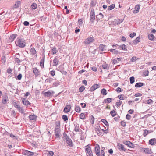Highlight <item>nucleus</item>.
<instances>
[{
    "label": "nucleus",
    "instance_id": "f257e3e1",
    "mask_svg": "<svg viewBox=\"0 0 156 156\" xmlns=\"http://www.w3.org/2000/svg\"><path fill=\"white\" fill-rule=\"evenodd\" d=\"M60 126V123L59 122H56V126L55 128V135L56 138H60L61 135L59 129Z\"/></svg>",
    "mask_w": 156,
    "mask_h": 156
},
{
    "label": "nucleus",
    "instance_id": "f03ea898",
    "mask_svg": "<svg viewBox=\"0 0 156 156\" xmlns=\"http://www.w3.org/2000/svg\"><path fill=\"white\" fill-rule=\"evenodd\" d=\"M16 44L20 48H23L25 46L26 43L23 39H18L16 42Z\"/></svg>",
    "mask_w": 156,
    "mask_h": 156
},
{
    "label": "nucleus",
    "instance_id": "7ed1b4c3",
    "mask_svg": "<svg viewBox=\"0 0 156 156\" xmlns=\"http://www.w3.org/2000/svg\"><path fill=\"white\" fill-rule=\"evenodd\" d=\"M90 145L88 144L85 147L86 152L87 154H88L89 156H93Z\"/></svg>",
    "mask_w": 156,
    "mask_h": 156
},
{
    "label": "nucleus",
    "instance_id": "20e7f679",
    "mask_svg": "<svg viewBox=\"0 0 156 156\" xmlns=\"http://www.w3.org/2000/svg\"><path fill=\"white\" fill-rule=\"evenodd\" d=\"M95 152L97 156H100V149L99 146L98 144L95 145Z\"/></svg>",
    "mask_w": 156,
    "mask_h": 156
},
{
    "label": "nucleus",
    "instance_id": "39448f33",
    "mask_svg": "<svg viewBox=\"0 0 156 156\" xmlns=\"http://www.w3.org/2000/svg\"><path fill=\"white\" fill-rule=\"evenodd\" d=\"M94 40L93 37H90L87 38L85 41L84 43L85 44H88L93 42Z\"/></svg>",
    "mask_w": 156,
    "mask_h": 156
},
{
    "label": "nucleus",
    "instance_id": "423d86ee",
    "mask_svg": "<svg viewBox=\"0 0 156 156\" xmlns=\"http://www.w3.org/2000/svg\"><path fill=\"white\" fill-rule=\"evenodd\" d=\"M90 21L93 23L95 20V14L94 9H92L90 11Z\"/></svg>",
    "mask_w": 156,
    "mask_h": 156
},
{
    "label": "nucleus",
    "instance_id": "0eeeda50",
    "mask_svg": "<svg viewBox=\"0 0 156 156\" xmlns=\"http://www.w3.org/2000/svg\"><path fill=\"white\" fill-rule=\"evenodd\" d=\"M124 144L131 148H133L134 146V145L129 141H125L124 142Z\"/></svg>",
    "mask_w": 156,
    "mask_h": 156
},
{
    "label": "nucleus",
    "instance_id": "6e6552de",
    "mask_svg": "<svg viewBox=\"0 0 156 156\" xmlns=\"http://www.w3.org/2000/svg\"><path fill=\"white\" fill-rule=\"evenodd\" d=\"M21 4V2L20 1H17L13 6L12 7V9H14L15 8H17L19 7L20 5Z\"/></svg>",
    "mask_w": 156,
    "mask_h": 156
},
{
    "label": "nucleus",
    "instance_id": "1a4fd4ad",
    "mask_svg": "<svg viewBox=\"0 0 156 156\" xmlns=\"http://www.w3.org/2000/svg\"><path fill=\"white\" fill-rule=\"evenodd\" d=\"M142 150L145 154H151L152 153L151 150L147 148H142Z\"/></svg>",
    "mask_w": 156,
    "mask_h": 156
},
{
    "label": "nucleus",
    "instance_id": "9d476101",
    "mask_svg": "<svg viewBox=\"0 0 156 156\" xmlns=\"http://www.w3.org/2000/svg\"><path fill=\"white\" fill-rule=\"evenodd\" d=\"M71 108V105H67L65 107L64 112L65 113H68L70 111Z\"/></svg>",
    "mask_w": 156,
    "mask_h": 156
},
{
    "label": "nucleus",
    "instance_id": "9b49d317",
    "mask_svg": "<svg viewBox=\"0 0 156 156\" xmlns=\"http://www.w3.org/2000/svg\"><path fill=\"white\" fill-rule=\"evenodd\" d=\"M23 154L25 155L30 156L33 155L34 154V153L27 150H25L24 151Z\"/></svg>",
    "mask_w": 156,
    "mask_h": 156
},
{
    "label": "nucleus",
    "instance_id": "f8f14e48",
    "mask_svg": "<svg viewBox=\"0 0 156 156\" xmlns=\"http://www.w3.org/2000/svg\"><path fill=\"white\" fill-rule=\"evenodd\" d=\"M100 87L98 84H95L94 85L90 88V90L91 91H94V90Z\"/></svg>",
    "mask_w": 156,
    "mask_h": 156
},
{
    "label": "nucleus",
    "instance_id": "ddd939ff",
    "mask_svg": "<svg viewBox=\"0 0 156 156\" xmlns=\"http://www.w3.org/2000/svg\"><path fill=\"white\" fill-rule=\"evenodd\" d=\"M124 20L123 19H116L114 20V22L117 25L119 24L122 22Z\"/></svg>",
    "mask_w": 156,
    "mask_h": 156
},
{
    "label": "nucleus",
    "instance_id": "4468645a",
    "mask_svg": "<svg viewBox=\"0 0 156 156\" xmlns=\"http://www.w3.org/2000/svg\"><path fill=\"white\" fill-rule=\"evenodd\" d=\"M118 147L119 149H120L122 151H125L126 150L124 148V146L123 145L119 143L118 144Z\"/></svg>",
    "mask_w": 156,
    "mask_h": 156
},
{
    "label": "nucleus",
    "instance_id": "2eb2a0df",
    "mask_svg": "<svg viewBox=\"0 0 156 156\" xmlns=\"http://www.w3.org/2000/svg\"><path fill=\"white\" fill-rule=\"evenodd\" d=\"M54 93V92L53 91L50 92L49 91H48L44 93V95L46 96L49 97L52 94H53Z\"/></svg>",
    "mask_w": 156,
    "mask_h": 156
},
{
    "label": "nucleus",
    "instance_id": "dca6fc26",
    "mask_svg": "<svg viewBox=\"0 0 156 156\" xmlns=\"http://www.w3.org/2000/svg\"><path fill=\"white\" fill-rule=\"evenodd\" d=\"M59 60L58 59L55 57L53 60V66H56L58 64Z\"/></svg>",
    "mask_w": 156,
    "mask_h": 156
},
{
    "label": "nucleus",
    "instance_id": "f3484780",
    "mask_svg": "<svg viewBox=\"0 0 156 156\" xmlns=\"http://www.w3.org/2000/svg\"><path fill=\"white\" fill-rule=\"evenodd\" d=\"M22 101L23 104L26 106H27L30 104V103L28 100L24 98L22 99Z\"/></svg>",
    "mask_w": 156,
    "mask_h": 156
},
{
    "label": "nucleus",
    "instance_id": "a211bd4d",
    "mask_svg": "<svg viewBox=\"0 0 156 156\" xmlns=\"http://www.w3.org/2000/svg\"><path fill=\"white\" fill-rule=\"evenodd\" d=\"M30 54L32 55H35V56H37L36 54V51L34 48H31L30 50Z\"/></svg>",
    "mask_w": 156,
    "mask_h": 156
},
{
    "label": "nucleus",
    "instance_id": "6ab92c4d",
    "mask_svg": "<svg viewBox=\"0 0 156 156\" xmlns=\"http://www.w3.org/2000/svg\"><path fill=\"white\" fill-rule=\"evenodd\" d=\"M106 46L104 45L103 44H101L99 47V49L101 51H106Z\"/></svg>",
    "mask_w": 156,
    "mask_h": 156
},
{
    "label": "nucleus",
    "instance_id": "aec40b11",
    "mask_svg": "<svg viewBox=\"0 0 156 156\" xmlns=\"http://www.w3.org/2000/svg\"><path fill=\"white\" fill-rule=\"evenodd\" d=\"M66 140L67 143L69 146L71 147L73 146V144L72 143V141L71 139L69 138Z\"/></svg>",
    "mask_w": 156,
    "mask_h": 156
},
{
    "label": "nucleus",
    "instance_id": "412c9836",
    "mask_svg": "<svg viewBox=\"0 0 156 156\" xmlns=\"http://www.w3.org/2000/svg\"><path fill=\"white\" fill-rule=\"evenodd\" d=\"M44 57L43 58L40 62V66L42 68L44 67Z\"/></svg>",
    "mask_w": 156,
    "mask_h": 156
},
{
    "label": "nucleus",
    "instance_id": "4be33fe9",
    "mask_svg": "<svg viewBox=\"0 0 156 156\" xmlns=\"http://www.w3.org/2000/svg\"><path fill=\"white\" fill-rule=\"evenodd\" d=\"M34 73L36 76H38L39 74V71L36 68H34L33 70Z\"/></svg>",
    "mask_w": 156,
    "mask_h": 156
},
{
    "label": "nucleus",
    "instance_id": "5701e85b",
    "mask_svg": "<svg viewBox=\"0 0 156 156\" xmlns=\"http://www.w3.org/2000/svg\"><path fill=\"white\" fill-rule=\"evenodd\" d=\"M103 69H106L108 70L109 69V66L108 64H104L102 66Z\"/></svg>",
    "mask_w": 156,
    "mask_h": 156
},
{
    "label": "nucleus",
    "instance_id": "b1692460",
    "mask_svg": "<svg viewBox=\"0 0 156 156\" xmlns=\"http://www.w3.org/2000/svg\"><path fill=\"white\" fill-rule=\"evenodd\" d=\"M119 49L121 48L122 50L127 51V49L126 48V45L125 44H122V45L119 46Z\"/></svg>",
    "mask_w": 156,
    "mask_h": 156
},
{
    "label": "nucleus",
    "instance_id": "393cba45",
    "mask_svg": "<svg viewBox=\"0 0 156 156\" xmlns=\"http://www.w3.org/2000/svg\"><path fill=\"white\" fill-rule=\"evenodd\" d=\"M143 85H144V84L143 83H141V82L137 83L136 84V85H135V87H140L143 86Z\"/></svg>",
    "mask_w": 156,
    "mask_h": 156
},
{
    "label": "nucleus",
    "instance_id": "a878e982",
    "mask_svg": "<svg viewBox=\"0 0 156 156\" xmlns=\"http://www.w3.org/2000/svg\"><path fill=\"white\" fill-rule=\"evenodd\" d=\"M156 140L155 138L151 139L149 140V143L150 144L152 145L154 144V141Z\"/></svg>",
    "mask_w": 156,
    "mask_h": 156
},
{
    "label": "nucleus",
    "instance_id": "bb28decb",
    "mask_svg": "<svg viewBox=\"0 0 156 156\" xmlns=\"http://www.w3.org/2000/svg\"><path fill=\"white\" fill-rule=\"evenodd\" d=\"M140 9V5H137L135 6V9H136V11H134V13H138L139 10V9Z\"/></svg>",
    "mask_w": 156,
    "mask_h": 156
},
{
    "label": "nucleus",
    "instance_id": "cd10ccee",
    "mask_svg": "<svg viewBox=\"0 0 156 156\" xmlns=\"http://www.w3.org/2000/svg\"><path fill=\"white\" fill-rule=\"evenodd\" d=\"M154 37H155L154 36L151 34H150L148 35V38L150 40H154Z\"/></svg>",
    "mask_w": 156,
    "mask_h": 156
},
{
    "label": "nucleus",
    "instance_id": "c85d7f7f",
    "mask_svg": "<svg viewBox=\"0 0 156 156\" xmlns=\"http://www.w3.org/2000/svg\"><path fill=\"white\" fill-rule=\"evenodd\" d=\"M96 17L98 19L100 20L102 19L103 17V16L102 13H100Z\"/></svg>",
    "mask_w": 156,
    "mask_h": 156
},
{
    "label": "nucleus",
    "instance_id": "c756f323",
    "mask_svg": "<svg viewBox=\"0 0 156 156\" xmlns=\"http://www.w3.org/2000/svg\"><path fill=\"white\" fill-rule=\"evenodd\" d=\"M36 117L34 115H30L29 116V119L30 120H35Z\"/></svg>",
    "mask_w": 156,
    "mask_h": 156
},
{
    "label": "nucleus",
    "instance_id": "7c9ffc66",
    "mask_svg": "<svg viewBox=\"0 0 156 156\" xmlns=\"http://www.w3.org/2000/svg\"><path fill=\"white\" fill-rule=\"evenodd\" d=\"M109 51L115 54H117L119 53L118 51L115 49H110Z\"/></svg>",
    "mask_w": 156,
    "mask_h": 156
},
{
    "label": "nucleus",
    "instance_id": "2f4dec72",
    "mask_svg": "<svg viewBox=\"0 0 156 156\" xmlns=\"http://www.w3.org/2000/svg\"><path fill=\"white\" fill-rule=\"evenodd\" d=\"M37 7V5L35 3H33L31 6V8L33 10L35 9Z\"/></svg>",
    "mask_w": 156,
    "mask_h": 156
},
{
    "label": "nucleus",
    "instance_id": "473e14b6",
    "mask_svg": "<svg viewBox=\"0 0 156 156\" xmlns=\"http://www.w3.org/2000/svg\"><path fill=\"white\" fill-rule=\"evenodd\" d=\"M101 93L103 95H106L107 94L106 90L104 88L103 89L101 90Z\"/></svg>",
    "mask_w": 156,
    "mask_h": 156
},
{
    "label": "nucleus",
    "instance_id": "72a5a7b5",
    "mask_svg": "<svg viewBox=\"0 0 156 156\" xmlns=\"http://www.w3.org/2000/svg\"><path fill=\"white\" fill-rule=\"evenodd\" d=\"M75 110L77 112H79L81 111L80 108L78 106H76L75 108Z\"/></svg>",
    "mask_w": 156,
    "mask_h": 156
},
{
    "label": "nucleus",
    "instance_id": "f704fd0d",
    "mask_svg": "<svg viewBox=\"0 0 156 156\" xmlns=\"http://www.w3.org/2000/svg\"><path fill=\"white\" fill-rule=\"evenodd\" d=\"M101 122L104 123L105 124L106 126H108V122L106 121V120L105 119H102L101 120Z\"/></svg>",
    "mask_w": 156,
    "mask_h": 156
},
{
    "label": "nucleus",
    "instance_id": "c9c22d12",
    "mask_svg": "<svg viewBox=\"0 0 156 156\" xmlns=\"http://www.w3.org/2000/svg\"><path fill=\"white\" fill-rule=\"evenodd\" d=\"M94 118L93 116L91 115L90 116V121L92 124H94Z\"/></svg>",
    "mask_w": 156,
    "mask_h": 156
},
{
    "label": "nucleus",
    "instance_id": "e433bc0d",
    "mask_svg": "<svg viewBox=\"0 0 156 156\" xmlns=\"http://www.w3.org/2000/svg\"><path fill=\"white\" fill-rule=\"evenodd\" d=\"M103 131L102 129H100L98 131V133H97L98 135L99 136H102L103 135Z\"/></svg>",
    "mask_w": 156,
    "mask_h": 156
},
{
    "label": "nucleus",
    "instance_id": "4c0bfd02",
    "mask_svg": "<svg viewBox=\"0 0 156 156\" xmlns=\"http://www.w3.org/2000/svg\"><path fill=\"white\" fill-rule=\"evenodd\" d=\"M53 80L52 78H49L46 80L45 81L47 83H49L52 81Z\"/></svg>",
    "mask_w": 156,
    "mask_h": 156
},
{
    "label": "nucleus",
    "instance_id": "58836bf2",
    "mask_svg": "<svg viewBox=\"0 0 156 156\" xmlns=\"http://www.w3.org/2000/svg\"><path fill=\"white\" fill-rule=\"evenodd\" d=\"M57 51H58L56 50V48H54L52 50V54L53 55L55 54H56Z\"/></svg>",
    "mask_w": 156,
    "mask_h": 156
},
{
    "label": "nucleus",
    "instance_id": "ea45409f",
    "mask_svg": "<svg viewBox=\"0 0 156 156\" xmlns=\"http://www.w3.org/2000/svg\"><path fill=\"white\" fill-rule=\"evenodd\" d=\"M130 83L131 84H133L135 81L134 78L133 76H132L130 78Z\"/></svg>",
    "mask_w": 156,
    "mask_h": 156
},
{
    "label": "nucleus",
    "instance_id": "a19ab883",
    "mask_svg": "<svg viewBox=\"0 0 156 156\" xmlns=\"http://www.w3.org/2000/svg\"><path fill=\"white\" fill-rule=\"evenodd\" d=\"M85 89V87L84 86H82L79 89V91L80 92H82Z\"/></svg>",
    "mask_w": 156,
    "mask_h": 156
},
{
    "label": "nucleus",
    "instance_id": "79ce46f5",
    "mask_svg": "<svg viewBox=\"0 0 156 156\" xmlns=\"http://www.w3.org/2000/svg\"><path fill=\"white\" fill-rule=\"evenodd\" d=\"M16 36L17 34H16L12 35L11 36H10V40L12 39V41H13L14 39L16 37Z\"/></svg>",
    "mask_w": 156,
    "mask_h": 156
},
{
    "label": "nucleus",
    "instance_id": "37998d69",
    "mask_svg": "<svg viewBox=\"0 0 156 156\" xmlns=\"http://www.w3.org/2000/svg\"><path fill=\"white\" fill-rule=\"evenodd\" d=\"M115 7V5L114 4H112L110 6L108 7V9L111 10L113 9Z\"/></svg>",
    "mask_w": 156,
    "mask_h": 156
},
{
    "label": "nucleus",
    "instance_id": "c03bdc74",
    "mask_svg": "<svg viewBox=\"0 0 156 156\" xmlns=\"http://www.w3.org/2000/svg\"><path fill=\"white\" fill-rule=\"evenodd\" d=\"M110 114L112 117H114L116 115V113L114 110L111 111Z\"/></svg>",
    "mask_w": 156,
    "mask_h": 156
},
{
    "label": "nucleus",
    "instance_id": "a18cd8bd",
    "mask_svg": "<svg viewBox=\"0 0 156 156\" xmlns=\"http://www.w3.org/2000/svg\"><path fill=\"white\" fill-rule=\"evenodd\" d=\"M85 115L83 113H81L80 115V118L82 119H84L85 118Z\"/></svg>",
    "mask_w": 156,
    "mask_h": 156
},
{
    "label": "nucleus",
    "instance_id": "49530a36",
    "mask_svg": "<svg viewBox=\"0 0 156 156\" xmlns=\"http://www.w3.org/2000/svg\"><path fill=\"white\" fill-rule=\"evenodd\" d=\"M137 58L135 56H133L131 59V61L132 62H134L136 61Z\"/></svg>",
    "mask_w": 156,
    "mask_h": 156
},
{
    "label": "nucleus",
    "instance_id": "de8ad7c7",
    "mask_svg": "<svg viewBox=\"0 0 156 156\" xmlns=\"http://www.w3.org/2000/svg\"><path fill=\"white\" fill-rule=\"evenodd\" d=\"M122 103L121 101L119 100V101L116 103V106L118 107Z\"/></svg>",
    "mask_w": 156,
    "mask_h": 156
},
{
    "label": "nucleus",
    "instance_id": "09e8293b",
    "mask_svg": "<svg viewBox=\"0 0 156 156\" xmlns=\"http://www.w3.org/2000/svg\"><path fill=\"white\" fill-rule=\"evenodd\" d=\"M10 137H11L12 138H13V139L14 140H17V136L13 135L12 134H11L10 135Z\"/></svg>",
    "mask_w": 156,
    "mask_h": 156
},
{
    "label": "nucleus",
    "instance_id": "8fccbe9b",
    "mask_svg": "<svg viewBox=\"0 0 156 156\" xmlns=\"http://www.w3.org/2000/svg\"><path fill=\"white\" fill-rule=\"evenodd\" d=\"M96 3V1L95 0L92 1L91 2V5L92 6H94L95 5Z\"/></svg>",
    "mask_w": 156,
    "mask_h": 156
},
{
    "label": "nucleus",
    "instance_id": "3c124183",
    "mask_svg": "<svg viewBox=\"0 0 156 156\" xmlns=\"http://www.w3.org/2000/svg\"><path fill=\"white\" fill-rule=\"evenodd\" d=\"M62 119L65 121L68 120L67 116L66 115H63L62 116Z\"/></svg>",
    "mask_w": 156,
    "mask_h": 156
},
{
    "label": "nucleus",
    "instance_id": "603ef678",
    "mask_svg": "<svg viewBox=\"0 0 156 156\" xmlns=\"http://www.w3.org/2000/svg\"><path fill=\"white\" fill-rule=\"evenodd\" d=\"M149 73V71L148 70H146L144 72L143 74L145 76H148Z\"/></svg>",
    "mask_w": 156,
    "mask_h": 156
},
{
    "label": "nucleus",
    "instance_id": "864d4df0",
    "mask_svg": "<svg viewBox=\"0 0 156 156\" xmlns=\"http://www.w3.org/2000/svg\"><path fill=\"white\" fill-rule=\"evenodd\" d=\"M13 105L14 106L17 108H20V106L18 105L17 103H16L15 102H14L13 103Z\"/></svg>",
    "mask_w": 156,
    "mask_h": 156
},
{
    "label": "nucleus",
    "instance_id": "5fc2aeb1",
    "mask_svg": "<svg viewBox=\"0 0 156 156\" xmlns=\"http://www.w3.org/2000/svg\"><path fill=\"white\" fill-rule=\"evenodd\" d=\"M131 116L129 114H127L126 116V118L128 120H130L131 119Z\"/></svg>",
    "mask_w": 156,
    "mask_h": 156
},
{
    "label": "nucleus",
    "instance_id": "6e6d98bb",
    "mask_svg": "<svg viewBox=\"0 0 156 156\" xmlns=\"http://www.w3.org/2000/svg\"><path fill=\"white\" fill-rule=\"evenodd\" d=\"M148 131L147 130H145L144 131V133L143 135L144 136H146L148 133Z\"/></svg>",
    "mask_w": 156,
    "mask_h": 156
},
{
    "label": "nucleus",
    "instance_id": "4d7b16f0",
    "mask_svg": "<svg viewBox=\"0 0 156 156\" xmlns=\"http://www.w3.org/2000/svg\"><path fill=\"white\" fill-rule=\"evenodd\" d=\"M136 35V34L135 33L133 32V33H131L130 34V37L132 38L134 37V36Z\"/></svg>",
    "mask_w": 156,
    "mask_h": 156
},
{
    "label": "nucleus",
    "instance_id": "13d9d810",
    "mask_svg": "<svg viewBox=\"0 0 156 156\" xmlns=\"http://www.w3.org/2000/svg\"><path fill=\"white\" fill-rule=\"evenodd\" d=\"M78 23L79 25H81L83 23V21L81 19L79 20L78 21Z\"/></svg>",
    "mask_w": 156,
    "mask_h": 156
},
{
    "label": "nucleus",
    "instance_id": "bf43d9fd",
    "mask_svg": "<svg viewBox=\"0 0 156 156\" xmlns=\"http://www.w3.org/2000/svg\"><path fill=\"white\" fill-rule=\"evenodd\" d=\"M118 97L119 98V99L121 100H124V98L123 97L122 95H118Z\"/></svg>",
    "mask_w": 156,
    "mask_h": 156
},
{
    "label": "nucleus",
    "instance_id": "052dcab7",
    "mask_svg": "<svg viewBox=\"0 0 156 156\" xmlns=\"http://www.w3.org/2000/svg\"><path fill=\"white\" fill-rule=\"evenodd\" d=\"M121 124L122 126H126V122L124 121H122L121 122Z\"/></svg>",
    "mask_w": 156,
    "mask_h": 156
},
{
    "label": "nucleus",
    "instance_id": "680f3d73",
    "mask_svg": "<svg viewBox=\"0 0 156 156\" xmlns=\"http://www.w3.org/2000/svg\"><path fill=\"white\" fill-rule=\"evenodd\" d=\"M17 79L19 80H20L22 77V75L21 74H19L17 76Z\"/></svg>",
    "mask_w": 156,
    "mask_h": 156
},
{
    "label": "nucleus",
    "instance_id": "e2e57ef3",
    "mask_svg": "<svg viewBox=\"0 0 156 156\" xmlns=\"http://www.w3.org/2000/svg\"><path fill=\"white\" fill-rule=\"evenodd\" d=\"M153 101L151 99H149L147 100V103L148 104H151L153 103Z\"/></svg>",
    "mask_w": 156,
    "mask_h": 156
},
{
    "label": "nucleus",
    "instance_id": "0e129e2a",
    "mask_svg": "<svg viewBox=\"0 0 156 156\" xmlns=\"http://www.w3.org/2000/svg\"><path fill=\"white\" fill-rule=\"evenodd\" d=\"M80 105L83 108H84L86 107V105L85 103H81L80 104Z\"/></svg>",
    "mask_w": 156,
    "mask_h": 156
},
{
    "label": "nucleus",
    "instance_id": "69168bd1",
    "mask_svg": "<svg viewBox=\"0 0 156 156\" xmlns=\"http://www.w3.org/2000/svg\"><path fill=\"white\" fill-rule=\"evenodd\" d=\"M136 43H138L140 41V39L139 37H137L135 40Z\"/></svg>",
    "mask_w": 156,
    "mask_h": 156
},
{
    "label": "nucleus",
    "instance_id": "338daca9",
    "mask_svg": "<svg viewBox=\"0 0 156 156\" xmlns=\"http://www.w3.org/2000/svg\"><path fill=\"white\" fill-rule=\"evenodd\" d=\"M48 154L50 156H52L54 154V153L52 151H48Z\"/></svg>",
    "mask_w": 156,
    "mask_h": 156
},
{
    "label": "nucleus",
    "instance_id": "774afa93",
    "mask_svg": "<svg viewBox=\"0 0 156 156\" xmlns=\"http://www.w3.org/2000/svg\"><path fill=\"white\" fill-rule=\"evenodd\" d=\"M116 90L117 92H120L121 91V89L120 87H118L116 89Z\"/></svg>",
    "mask_w": 156,
    "mask_h": 156
}]
</instances>
